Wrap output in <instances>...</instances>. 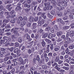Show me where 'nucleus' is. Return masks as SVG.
I'll return each mask as SVG.
<instances>
[{
	"instance_id": "obj_1",
	"label": "nucleus",
	"mask_w": 74,
	"mask_h": 74,
	"mask_svg": "<svg viewBox=\"0 0 74 74\" xmlns=\"http://www.w3.org/2000/svg\"><path fill=\"white\" fill-rule=\"evenodd\" d=\"M8 37L4 36L3 37V40H0V43L1 44H6L7 42V39H8Z\"/></svg>"
},
{
	"instance_id": "obj_2",
	"label": "nucleus",
	"mask_w": 74,
	"mask_h": 74,
	"mask_svg": "<svg viewBox=\"0 0 74 74\" xmlns=\"http://www.w3.org/2000/svg\"><path fill=\"white\" fill-rule=\"evenodd\" d=\"M11 33L13 32V33H14V34H15L16 37H18V36H19V33H18V31L14 28L11 29Z\"/></svg>"
},
{
	"instance_id": "obj_3",
	"label": "nucleus",
	"mask_w": 74,
	"mask_h": 74,
	"mask_svg": "<svg viewBox=\"0 0 74 74\" xmlns=\"http://www.w3.org/2000/svg\"><path fill=\"white\" fill-rule=\"evenodd\" d=\"M45 22V20L42 19L41 21H40V20H39L38 21V24L39 26H42V25H43Z\"/></svg>"
},
{
	"instance_id": "obj_4",
	"label": "nucleus",
	"mask_w": 74,
	"mask_h": 74,
	"mask_svg": "<svg viewBox=\"0 0 74 74\" xmlns=\"http://www.w3.org/2000/svg\"><path fill=\"white\" fill-rule=\"evenodd\" d=\"M19 62H21V64H22V65H24V64H26V62H24V61L22 59V57H21L19 58Z\"/></svg>"
},
{
	"instance_id": "obj_5",
	"label": "nucleus",
	"mask_w": 74,
	"mask_h": 74,
	"mask_svg": "<svg viewBox=\"0 0 74 74\" xmlns=\"http://www.w3.org/2000/svg\"><path fill=\"white\" fill-rule=\"evenodd\" d=\"M56 36V35L51 33H50L48 34V37L49 38H52L53 37H55Z\"/></svg>"
},
{
	"instance_id": "obj_6",
	"label": "nucleus",
	"mask_w": 74,
	"mask_h": 74,
	"mask_svg": "<svg viewBox=\"0 0 74 74\" xmlns=\"http://www.w3.org/2000/svg\"><path fill=\"white\" fill-rule=\"evenodd\" d=\"M37 27V23H33L32 25V29L33 30V29H36V27Z\"/></svg>"
},
{
	"instance_id": "obj_7",
	"label": "nucleus",
	"mask_w": 74,
	"mask_h": 74,
	"mask_svg": "<svg viewBox=\"0 0 74 74\" xmlns=\"http://www.w3.org/2000/svg\"><path fill=\"white\" fill-rule=\"evenodd\" d=\"M23 20V18L22 16H19L18 18V20L19 23H21V22H22Z\"/></svg>"
},
{
	"instance_id": "obj_8",
	"label": "nucleus",
	"mask_w": 74,
	"mask_h": 74,
	"mask_svg": "<svg viewBox=\"0 0 74 74\" xmlns=\"http://www.w3.org/2000/svg\"><path fill=\"white\" fill-rule=\"evenodd\" d=\"M6 53H7V54L5 55V56L6 57H8V56H9L10 55L11 52L8 49L6 51Z\"/></svg>"
},
{
	"instance_id": "obj_9",
	"label": "nucleus",
	"mask_w": 74,
	"mask_h": 74,
	"mask_svg": "<svg viewBox=\"0 0 74 74\" xmlns=\"http://www.w3.org/2000/svg\"><path fill=\"white\" fill-rule=\"evenodd\" d=\"M29 22H33L34 21V17L32 18V17H30L29 18L28 20Z\"/></svg>"
},
{
	"instance_id": "obj_10",
	"label": "nucleus",
	"mask_w": 74,
	"mask_h": 74,
	"mask_svg": "<svg viewBox=\"0 0 74 74\" xmlns=\"http://www.w3.org/2000/svg\"><path fill=\"white\" fill-rule=\"evenodd\" d=\"M67 2L64 1H62L61 3V5L62 6H67Z\"/></svg>"
},
{
	"instance_id": "obj_11",
	"label": "nucleus",
	"mask_w": 74,
	"mask_h": 74,
	"mask_svg": "<svg viewBox=\"0 0 74 74\" xmlns=\"http://www.w3.org/2000/svg\"><path fill=\"white\" fill-rule=\"evenodd\" d=\"M38 62L40 64H45V60L44 58H42L40 61H39Z\"/></svg>"
},
{
	"instance_id": "obj_12",
	"label": "nucleus",
	"mask_w": 74,
	"mask_h": 74,
	"mask_svg": "<svg viewBox=\"0 0 74 74\" xmlns=\"http://www.w3.org/2000/svg\"><path fill=\"white\" fill-rule=\"evenodd\" d=\"M57 9L58 11H61V10H63L64 9V7H57Z\"/></svg>"
},
{
	"instance_id": "obj_13",
	"label": "nucleus",
	"mask_w": 74,
	"mask_h": 74,
	"mask_svg": "<svg viewBox=\"0 0 74 74\" xmlns=\"http://www.w3.org/2000/svg\"><path fill=\"white\" fill-rule=\"evenodd\" d=\"M61 69L65 70L66 71H69V67L63 66L61 67Z\"/></svg>"
},
{
	"instance_id": "obj_14",
	"label": "nucleus",
	"mask_w": 74,
	"mask_h": 74,
	"mask_svg": "<svg viewBox=\"0 0 74 74\" xmlns=\"http://www.w3.org/2000/svg\"><path fill=\"white\" fill-rule=\"evenodd\" d=\"M9 12H5V16H7L6 17V18H10V15H9Z\"/></svg>"
},
{
	"instance_id": "obj_15",
	"label": "nucleus",
	"mask_w": 74,
	"mask_h": 74,
	"mask_svg": "<svg viewBox=\"0 0 74 74\" xmlns=\"http://www.w3.org/2000/svg\"><path fill=\"white\" fill-rule=\"evenodd\" d=\"M19 52H20V50L17 48L15 49L14 51V53H17V54H18Z\"/></svg>"
},
{
	"instance_id": "obj_16",
	"label": "nucleus",
	"mask_w": 74,
	"mask_h": 74,
	"mask_svg": "<svg viewBox=\"0 0 74 74\" xmlns=\"http://www.w3.org/2000/svg\"><path fill=\"white\" fill-rule=\"evenodd\" d=\"M74 32L73 31H71L70 32L69 36L71 37H73L74 36Z\"/></svg>"
},
{
	"instance_id": "obj_17",
	"label": "nucleus",
	"mask_w": 74,
	"mask_h": 74,
	"mask_svg": "<svg viewBox=\"0 0 74 74\" xmlns=\"http://www.w3.org/2000/svg\"><path fill=\"white\" fill-rule=\"evenodd\" d=\"M10 21V19H4L3 20V23H8V22H9V21Z\"/></svg>"
},
{
	"instance_id": "obj_18",
	"label": "nucleus",
	"mask_w": 74,
	"mask_h": 74,
	"mask_svg": "<svg viewBox=\"0 0 74 74\" xmlns=\"http://www.w3.org/2000/svg\"><path fill=\"white\" fill-rule=\"evenodd\" d=\"M47 49H46V53H49V47H50V46L49 45H47Z\"/></svg>"
},
{
	"instance_id": "obj_19",
	"label": "nucleus",
	"mask_w": 74,
	"mask_h": 74,
	"mask_svg": "<svg viewBox=\"0 0 74 74\" xmlns=\"http://www.w3.org/2000/svg\"><path fill=\"white\" fill-rule=\"evenodd\" d=\"M50 29L51 28L50 27L48 26L45 29V32H48V31L50 30Z\"/></svg>"
},
{
	"instance_id": "obj_20",
	"label": "nucleus",
	"mask_w": 74,
	"mask_h": 74,
	"mask_svg": "<svg viewBox=\"0 0 74 74\" xmlns=\"http://www.w3.org/2000/svg\"><path fill=\"white\" fill-rule=\"evenodd\" d=\"M51 4V3L49 2H47V3H44V4L45 5V7H48L50 5V4Z\"/></svg>"
},
{
	"instance_id": "obj_21",
	"label": "nucleus",
	"mask_w": 74,
	"mask_h": 74,
	"mask_svg": "<svg viewBox=\"0 0 74 74\" xmlns=\"http://www.w3.org/2000/svg\"><path fill=\"white\" fill-rule=\"evenodd\" d=\"M45 15V13H43L41 15L43 17V19H46V17H47L46 15Z\"/></svg>"
},
{
	"instance_id": "obj_22",
	"label": "nucleus",
	"mask_w": 74,
	"mask_h": 74,
	"mask_svg": "<svg viewBox=\"0 0 74 74\" xmlns=\"http://www.w3.org/2000/svg\"><path fill=\"white\" fill-rule=\"evenodd\" d=\"M30 8H26V9H25L24 10V11H25L26 13H28V12H29V11H30Z\"/></svg>"
},
{
	"instance_id": "obj_23",
	"label": "nucleus",
	"mask_w": 74,
	"mask_h": 74,
	"mask_svg": "<svg viewBox=\"0 0 74 74\" xmlns=\"http://www.w3.org/2000/svg\"><path fill=\"white\" fill-rule=\"evenodd\" d=\"M57 14L59 17H61V16H62V13L61 12H57Z\"/></svg>"
},
{
	"instance_id": "obj_24",
	"label": "nucleus",
	"mask_w": 74,
	"mask_h": 74,
	"mask_svg": "<svg viewBox=\"0 0 74 74\" xmlns=\"http://www.w3.org/2000/svg\"><path fill=\"white\" fill-rule=\"evenodd\" d=\"M48 24H49V22H47V23L46 22L45 23L42 25V27H47L48 25Z\"/></svg>"
},
{
	"instance_id": "obj_25",
	"label": "nucleus",
	"mask_w": 74,
	"mask_h": 74,
	"mask_svg": "<svg viewBox=\"0 0 74 74\" xmlns=\"http://www.w3.org/2000/svg\"><path fill=\"white\" fill-rule=\"evenodd\" d=\"M36 60L37 61H40V56L39 55H37L36 58Z\"/></svg>"
},
{
	"instance_id": "obj_26",
	"label": "nucleus",
	"mask_w": 74,
	"mask_h": 74,
	"mask_svg": "<svg viewBox=\"0 0 74 74\" xmlns=\"http://www.w3.org/2000/svg\"><path fill=\"white\" fill-rule=\"evenodd\" d=\"M63 30H67L70 28L69 26H65L63 27Z\"/></svg>"
},
{
	"instance_id": "obj_27",
	"label": "nucleus",
	"mask_w": 74,
	"mask_h": 74,
	"mask_svg": "<svg viewBox=\"0 0 74 74\" xmlns=\"http://www.w3.org/2000/svg\"><path fill=\"white\" fill-rule=\"evenodd\" d=\"M62 34V32L59 31V32H57V34L58 36H60Z\"/></svg>"
},
{
	"instance_id": "obj_28",
	"label": "nucleus",
	"mask_w": 74,
	"mask_h": 74,
	"mask_svg": "<svg viewBox=\"0 0 74 74\" xmlns=\"http://www.w3.org/2000/svg\"><path fill=\"white\" fill-rule=\"evenodd\" d=\"M36 4H37V2H35V1H33L31 4L32 7H34L35 6V5H36Z\"/></svg>"
},
{
	"instance_id": "obj_29",
	"label": "nucleus",
	"mask_w": 74,
	"mask_h": 74,
	"mask_svg": "<svg viewBox=\"0 0 74 74\" xmlns=\"http://www.w3.org/2000/svg\"><path fill=\"white\" fill-rule=\"evenodd\" d=\"M12 39V40H14V39H16V37L15 35H13L11 36Z\"/></svg>"
},
{
	"instance_id": "obj_30",
	"label": "nucleus",
	"mask_w": 74,
	"mask_h": 74,
	"mask_svg": "<svg viewBox=\"0 0 74 74\" xmlns=\"http://www.w3.org/2000/svg\"><path fill=\"white\" fill-rule=\"evenodd\" d=\"M42 69H43L44 70H47V66L45 65H42Z\"/></svg>"
},
{
	"instance_id": "obj_31",
	"label": "nucleus",
	"mask_w": 74,
	"mask_h": 74,
	"mask_svg": "<svg viewBox=\"0 0 74 74\" xmlns=\"http://www.w3.org/2000/svg\"><path fill=\"white\" fill-rule=\"evenodd\" d=\"M21 9V7L19 6H18L16 8L15 10L16 11H18L20 10Z\"/></svg>"
},
{
	"instance_id": "obj_32",
	"label": "nucleus",
	"mask_w": 74,
	"mask_h": 74,
	"mask_svg": "<svg viewBox=\"0 0 74 74\" xmlns=\"http://www.w3.org/2000/svg\"><path fill=\"white\" fill-rule=\"evenodd\" d=\"M26 22L25 21L22 22L21 24V26H23L24 25H26Z\"/></svg>"
},
{
	"instance_id": "obj_33",
	"label": "nucleus",
	"mask_w": 74,
	"mask_h": 74,
	"mask_svg": "<svg viewBox=\"0 0 74 74\" xmlns=\"http://www.w3.org/2000/svg\"><path fill=\"white\" fill-rule=\"evenodd\" d=\"M47 16L50 18V19H51L53 18V16L52 15H51L50 14H48L47 15Z\"/></svg>"
},
{
	"instance_id": "obj_34",
	"label": "nucleus",
	"mask_w": 74,
	"mask_h": 74,
	"mask_svg": "<svg viewBox=\"0 0 74 74\" xmlns=\"http://www.w3.org/2000/svg\"><path fill=\"white\" fill-rule=\"evenodd\" d=\"M53 8V6L52 5H50L49 6L47 7V10H51Z\"/></svg>"
},
{
	"instance_id": "obj_35",
	"label": "nucleus",
	"mask_w": 74,
	"mask_h": 74,
	"mask_svg": "<svg viewBox=\"0 0 74 74\" xmlns=\"http://www.w3.org/2000/svg\"><path fill=\"white\" fill-rule=\"evenodd\" d=\"M74 45H71L69 46V48L71 49H74Z\"/></svg>"
},
{
	"instance_id": "obj_36",
	"label": "nucleus",
	"mask_w": 74,
	"mask_h": 74,
	"mask_svg": "<svg viewBox=\"0 0 74 74\" xmlns=\"http://www.w3.org/2000/svg\"><path fill=\"white\" fill-rule=\"evenodd\" d=\"M8 49L10 52H12V51H13V50H14V48L13 47H12L10 48H8Z\"/></svg>"
},
{
	"instance_id": "obj_37",
	"label": "nucleus",
	"mask_w": 74,
	"mask_h": 74,
	"mask_svg": "<svg viewBox=\"0 0 74 74\" xmlns=\"http://www.w3.org/2000/svg\"><path fill=\"white\" fill-rule=\"evenodd\" d=\"M51 3L52 4H54V5L56 4V1L55 0H52L51 2Z\"/></svg>"
},
{
	"instance_id": "obj_38",
	"label": "nucleus",
	"mask_w": 74,
	"mask_h": 74,
	"mask_svg": "<svg viewBox=\"0 0 74 74\" xmlns=\"http://www.w3.org/2000/svg\"><path fill=\"white\" fill-rule=\"evenodd\" d=\"M48 34L47 33H45L43 35H42V37L43 38H46L48 36Z\"/></svg>"
},
{
	"instance_id": "obj_39",
	"label": "nucleus",
	"mask_w": 74,
	"mask_h": 74,
	"mask_svg": "<svg viewBox=\"0 0 74 74\" xmlns=\"http://www.w3.org/2000/svg\"><path fill=\"white\" fill-rule=\"evenodd\" d=\"M59 61V58H58V57H56L54 61L56 62H58V61Z\"/></svg>"
},
{
	"instance_id": "obj_40",
	"label": "nucleus",
	"mask_w": 74,
	"mask_h": 74,
	"mask_svg": "<svg viewBox=\"0 0 74 74\" xmlns=\"http://www.w3.org/2000/svg\"><path fill=\"white\" fill-rule=\"evenodd\" d=\"M18 41L19 42V43L22 42V38H19L18 39Z\"/></svg>"
},
{
	"instance_id": "obj_41",
	"label": "nucleus",
	"mask_w": 74,
	"mask_h": 74,
	"mask_svg": "<svg viewBox=\"0 0 74 74\" xmlns=\"http://www.w3.org/2000/svg\"><path fill=\"white\" fill-rule=\"evenodd\" d=\"M19 45V44L18 42H16L15 43V46L16 47H18Z\"/></svg>"
},
{
	"instance_id": "obj_42",
	"label": "nucleus",
	"mask_w": 74,
	"mask_h": 74,
	"mask_svg": "<svg viewBox=\"0 0 74 74\" xmlns=\"http://www.w3.org/2000/svg\"><path fill=\"white\" fill-rule=\"evenodd\" d=\"M5 34L7 36H9L11 34V32H7L5 33Z\"/></svg>"
},
{
	"instance_id": "obj_43",
	"label": "nucleus",
	"mask_w": 74,
	"mask_h": 74,
	"mask_svg": "<svg viewBox=\"0 0 74 74\" xmlns=\"http://www.w3.org/2000/svg\"><path fill=\"white\" fill-rule=\"evenodd\" d=\"M41 43L42 47H44L45 46V44H46V43L43 41L41 42Z\"/></svg>"
},
{
	"instance_id": "obj_44",
	"label": "nucleus",
	"mask_w": 74,
	"mask_h": 74,
	"mask_svg": "<svg viewBox=\"0 0 74 74\" xmlns=\"http://www.w3.org/2000/svg\"><path fill=\"white\" fill-rule=\"evenodd\" d=\"M11 27V26H10V24H9V25L5 26V29H9Z\"/></svg>"
},
{
	"instance_id": "obj_45",
	"label": "nucleus",
	"mask_w": 74,
	"mask_h": 74,
	"mask_svg": "<svg viewBox=\"0 0 74 74\" xmlns=\"http://www.w3.org/2000/svg\"><path fill=\"white\" fill-rule=\"evenodd\" d=\"M15 69H13L11 71V73L12 74H14V73L15 72Z\"/></svg>"
},
{
	"instance_id": "obj_46",
	"label": "nucleus",
	"mask_w": 74,
	"mask_h": 74,
	"mask_svg": "<svg viewBox=\"0 0 74 74\" xmlns=\"http://www.w3.org/2000/svg\"><path fill=\"white\" fill-rule=\"evenodd\" d=\"M54 29L55 30H58V26L57 25H55L54 26Z\"/></svg>"
},
{
	"instance_id": "obj_47",
	"label": "nucleus",
	"mask_w": 74,
	"mask_h": 74,
	"mask_svg": "<svg viewBox=\"0 0 74 74\" xmlns=\"http://www.w3.org/2000/svg\"><path fill=\"white\" fill-rule=\"evenodd\" d=\"M68 54L69 55H70L71 56H73L74 54L73 53H71L70 52H69L68 53Z\"/></svg>"
},
{
	"instance_id": "obj_48",
	"label": "nucleus",
	"mask_w": 74,
	"mask_h": 74,
	"mask_svg": "<svg viewBox=\"0 0 74 74\" xmlns=\"http://www.w3.org/2000/svg\"><path fill=\"white\" fill-rule=\"evenodd\" d=\"M53 48V45L52 44L51 45L50 47V49L51 50H52Z\"/></svg>"
},
{
	"instance_id": "obj_49",
	"label": "nucleus",
	"mask_w": 74,
	"mask_h": 74,
	"mask_svg": "<svg viewBox=\"0 0 74 74\" xmlns=\"http://www.w3.org/2000/svg\"><path fill=\"white\" fill-rule=\"evenodd\" d=\"M38 17H36L34 19L35 22H37L38 21Z\"/></svg>"
},
{
	"instance_id": "obj_50",
	"label": "nucleus",
	"mask_w": 74,
	"mask_h": 74,
	"mask_svg": "<svg viewBox=\"0 0 74 74\" xmlns=\"http://www.w3.org/2000/svg\"><path fill=\"white\" fill-rule=\"evenodd\" d=\"M27 27H30L31 26V23H28L27 24Z\"/></svg>"
},
{
	"instance_id": "obj_51",
	"label": "nucleus",
	"mask_w": 74,
	"mask_h": 74,
	"mask_svg": "<svg viewBox=\"0 0 74 74\" xmlns=\"http://www.w3.org/2000/svg\"><path fill=\"white\" fill-rule=\"evenodd\" d=\"M50 32L51 33H54V32H55V31H54V29H53V28H52L50 30Z\"/></svg>"
},
{
	"instance_id": "obj_52",
	"label": "nucleus",
	"mask_w": 74,
	"mask_h": 74,
	"mask_svg": "<svg viewBox=\"0 0 74 74\" xmlns=\"http://www.w3.org/2000/svg\"><path fill=\"white\" fill-rule=\"evenodd\" d=\"M37 10L39 11H42V10L40 8V7H38L37 8Z\"/></svg>"
},
{
	"instance_id": "obj_53",
	"label": "nucleus",
	"mask_w": 74,
	"mask_h": 74,
	"mask_svg": "<svg viewBox=\"0 0 74 74\" xmlns=\"http://www.w3.org/2000/svg\"><path fill=\"white\" fill-rule=\"evenodd\" d=\"M45 58V61L46 63H47V62H48V60H49V58H48V57H47Z\"/></svg>"
},
{
	"instance_id": "obj_54",
	"label": "nucleus",
	"mask_w": 74,
	"mask_h": 74,
	"mask_svg": "<svg viewBox=\"0 0 74 74\" xmlns=\"http://www.w3.org/2000/svg\"><path fill=\"white\" fill-rule=\"evenodd\" d=\"M60 54H61V55H62L63 56H64L65 55V51H63L62 52H61L60 53Z\"/></svg>"
},
{
	"instance_id": "obj_55",
	"label": "nucleus",
	"mask_w": 74,
	"mask_h": 74,
	"mask_svg": "<svg viewBox=\"0 0 74 74\" xmlns=\"http://www.w3.org/2000/svg\"><path fill=\"white\" fill-rule=\"evenodd\" d=\"M24 67H25V65L21 66L20 67V70H22Z\"/></svg>"
},
{
	"instance_id": "obj_56",
	"label": "nucleus",
	"mask_w": 74,
	"mask_h": 74,
	"mask_svg": "<svg viewBox=\"0 0 74 74\" xmlns=\"http://www.w3.org/2000/svg\"><path fill=\"white\" fill-rule=\"evenodd\" d=\"M54 51L57 52L59 50V48L58 47H56L54 48Z\"/></svg>"
},
{
	"instance_id": "obj_57",
	"label": "nucleus",
	"mask_w": 74,
	"mask_h": 74,
	"mask_svg": "<svg viewBox=\"0 0 74 74\" xmlns=\"http://www.w3.org/2000/svg\"><path fill=\"white\" fill-rule=\"evenodd\" d=\"M69 17H70V19H73V18H74L73 15L70 14L69 15Z\"/></svg>"
},
{
	"instance_id": "obj_58",
	"label": "nucleus",
	"mask_w": 74,
	"mask_h": 74,
	"mask_svg": "<svg viewBox=\"0 0 74 74\" xmlns=\"http://www.w3.org/2000/svg\"><path fill=\"white\" fill-rule=\"evenodd\" d=\"M48 56H50L51 57V56H52V53H49L48 54Z\"/></svg>"
},
{
	"instance_id": "obj_59",
	"label": "nucleus",
	"mask_w": 74,
	"mask_h": 74,
	"mask_svg": "<svg viewBox=\"0 0 74 74\" xmlns=\"http://www.w3.org/2000/svg\"><path fill=\"white\" fill-rule=\"evenodd\" d=\"M61 51H64V50H65V48L64 47V46H62L61 48Z\"/></svg>"
},
{
	"instance_id": "obj_60",
	"label": "nucleus",
	"mask_w": 74,
	"mask_h": 74,
	"mask_svg": "<svg viewBox=\"0 0 74 74\" xmlns=\"http://www.w3.org/2000/svg\"><path fill=\"white\" fill-rule=\"evenodd\" d=\"M4 51L1 50L0 51V55H3L4 53Z\"/></svg>"
},
{
	"instance_id": "obj_61",
	"label": "nucleus",
	"mask_w": 74,
	"mask_h": 74,
	"mask_svg": "<svg viewBox=\"0 0 74 74\" xmlns=\"http://www.w3.org/2000/svg\"><path fill=\"white\" fill-rule=\"evenodd\" d=\"M62 63H63V61L60 60L58 61V64H61Z\"/></svg>"
},
{
	"instance_id": "obj_62",
	"label": "nucleus",
	"mask_w": 74,
	"mask_h": 74,
	"mask_svg": "<svg viewBox=\"0 0 74 74\" xmlns=\"http://www.w3.org/2000/svg\"><path fill=\"white\" fill-rule=\"evenodd\" d=\"M68 18V16H66L63 18V19L64 20H67V19Z\"/></svg>"
},
{
	"instance_id": "obj_63",
	"label": "nucleus",
	"mask_w": 74,
	"mask_h": 74,
	"mask_svg": "<svg viewBox=\"0 0 74 74\" xmlns=\"http://www.w3.org/2000/svg\"><path fill=\"white\" fill-rule=\"evenodd\" d=\"M3 6L2 5L0 7V11H1L3 10Z\"/></svg>"
},
{
	"instance_id": "obj_64",
	"label": "nucleus",
	"mask_w": 74,
	"mask_h": 74,
	"mask_svg": "<svg viewBox=\"0 0 74 74\" xmlns=\"http://www.w3.org/2000/svg\"><path fill=\"white\" fill-rule=\"evenodd\" d=\"M73 70L70 71H69V74H73Z\"/></svg>"
}]
</instances>
